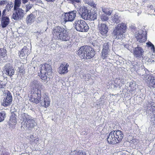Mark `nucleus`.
<instances>
[{
    "mask_svg": "<svg viewBox=\"0 0 155 155\" xmlns=\"http://www.w3.org/2000/svg\"><path fill=\"white\" fill-rule=\"evenodd\" d=\"M18 71L19 73L22 74L23 73L24 70L22 69H21V68H19L18 69Z\"/></svg>",
    "mask_w": 155,
    "mask_h": 155,
    "instance_id": "nucleus-43",
    "label": "nucleus"
},
{
    "mask_svg": "<svg viewBox=\"0 0 155 155\" xmlns=\"http://www.w3.org/2000/svg\"><path fill=\"white\" fill-rule=\"evenodd\" d=\"M3 70L4 77L6 75L11 77L15 74V71L11 64L9 63H7L5 65Z\"/></svg>",
    "mask_w": 155,
    "mask_h": 155,
    "instance_id": "nucleus-7",
    "label": "nucleus"
},
{
    "mask_svg": "<svg viewBox=\"0 0 155 155\" xmlns=\"http://www.w3.org/2000/svg\"><path fill=\"white\" fill-rule=\"evenodd\" d=\"M9 23V19L7 17L2 16L1 21V25L2 28H5Z\"/></svg>",
    "mask_w": 155,
    "mask_h": 155,
    "instance_id": "nucleus-21",
    "label": "nucleus"
},
{
    "mask_svg": "<svg viewBox=\"0 0 155 155\" xmlns=\"http://www.w3.org/2000/svg\"><path fill=\"white\" fill-rule=\"evenodd\" d=\"M84 2L85 3L88 4V5L91 6H93L94 7L95 4L94 3L93 1L91 0H84Z\"/></svg>",
    "mask_w": 155,
    "mask_h": 155,
    "instance_id": "nucleus-38",
    "label": "nucleus"
},
{
    "mask_svg": "<svg viewBox=\"0 0 155 155\" xmlns=\"http://www.w3.org/2000/svg\"><path fill=\"white\" fill-rule=\"evenodd\" d=\"M16 119H10L9 121V125H14L16 124Z\"/></svg>",
    "mask_w": 155,
    "mask_h": 155,
    "instance_id": "nucleus-37",
    "label": "nucleus"
},
{
    "mask_svg": "<svg viewBox=\"0 0 155 155\" xmlns=\"http://www.w3.org/2000/svg\"><path fill=\"white\" fill-rule=\"evenodd\" d=\"M21 126L24 128L31 130L36 124L35 120L30 118L28 115L25 113L21 115Z\"/></svg>",
    "mask_w": 155,
    "mask_h": 155,
    "instance_id": "nucleus-4",
    "label": "nucleus"
},
{
    "mask_svg": "<svg viewBox=\"0 0 155 155\" xmlns=\"http://www.w3.org/2000/svg\"><path fill=\"white\" fill-rule=\"evenodd\" d=\"M28 139L31 142H34L35 140L38 142V138H36V137H35V136L33 135H30Z\"/></svg>",
    "mask_w": 155,
    "mask_h": 155,
    "instance_id": "nucleus-34",
    "label": "nucleus"
},
{
    "mask_svg": "<svg viewBox=\"0 0 155 155\" xmlns=\"http://www.w3.org/2000/svg\"><path fill=\"white\" fill-rule=\"evenodd\" d=\"M33 5L29 3L28 4L25 5V12H27L31 9L33 7Z\"/></svg>",
    "mask_w": 155,
    "mask_h": 155,
    "instance_id": "nucleus-33",
    "label": "nucleus"
},
{
    "mask_svg": "<svg viewBox=\"0 0 155 155\" xmlns=\"http://www.w3.org/2000/svg\"><path fill=\"white\" fill-rule=\"evenodd\" d=\"M3 3H2V1H1L0 2V5H3Z\"/></svg>",
    "mask_w": 155,
    "mask_h": 155,
    "instance_id": "nucleus-53",
    "label": "nucleus"
},
{
    "mask_svg": "<svg viewBox=\"0 0 155 155\" xmlns=\"http://www.w3.org/2000/svg\"><path fill=\"white\" fill-rule=\"evenodd\" d=\"M95 52L92 48L87 46L80 48L78 51V56L82 59H89L93 57Z\"/></svg>",
    "mask_w": 155,
    "mask_h": 155,
    "instance_id": "nucleus-3",
    "label": "nucleus"
},
{
    "mask_svg": "<svg viewBox=\"0 0 155 155\" xmlns=\"http://www.w3.org/2000/svg\"><path fill=\"white\" fill-rule=\"evenodd\" d=\"M5 86V84L2 82H1L0 83V89L2 88H4Z\"/></svg>",
    "mask_w": 155,
    "mask_h": 155,
    "instance_id": "nucleus-41",
    "label": "nucleus"
},
{
    "mask_svg": "<svg viewBox=\"0 0 155 155\" xmlns=\"http://www.w3.org/2000/svg\"><path fill=\"white\" fill-rule=\"evenodd\" d=\"M69 65L66 63L61 64L58 69V72L60 74H65L68 71Z\"/></svg>",
    "mask_w": 155,
    "mask_h": 155,
    "instance_id": "nucleus-14",
    "label": "nucleus"
},
{
    "mask_svg": "<svg viewBox=\"0 0 155 155\" xmlns=\"http://www.w3.org/2000/svg\"><path fill=\"white\" fill-rule=\"evenodd\" d=\"M77 12L73 11L68 13H66L64 16L63 18L65 21H72L76 17Z\"/></svg>",
    "mask_w": 155,
    "mask_h": 155,
    "instance_id": "nucleus-11",
    "label": "nucleus"
},
{
    "mask_svg": "<svg viewBox=\"0 0 155 155\" xmlns=\"http://www.w3.org/2000/svg\"><path fill=\"white\" fill-rule=\"evenodd\" d=\"M7 51L6 50L3 48L0 49V56L1 58H3L7 55Z\"/></svg>",
    "mask_w": 155,
    "mask_h": 155,
    "instance_id": "nucleus-29",
    "label": "nucleus"
},
{
    "mask_svg": "<svg viewBox=\"0 0 155 155\" xmlns=\"http://www.w3.org/2000/svg\"><path fill=\"white\" fill-rule=\"evenodd\" d=\"M30 1L32 2H34L36 1V0H30Z\"/></svg>",
    "mask_w": 155,
    "mask_h": 155,
    "instance_id": "nucleus-52",
    "label": "nucleus"
},
{
    "mask_svg": "<svg viewBox=\"0 0 155 155\" xmlns=\"http://www.w3.org/2000/svg\"><path fill=\"white\" fill-rule=\"evenodd\" d=\"M5 117L6 115L4 112L2 111L0 112V122L4 120Z\"/></svg>",
    "mask_w": 155,
    "mask_h": 155,
    "instance_id": "nucleus-32",
    "label": "nucleus"
},
{
    "mask_svg": "<svg viewBox=\"0 0 155 155\" xmlns=\"http://www.w3.org/2000/svg\"><path fill=\"white\" fill-rule=\"evenodd\" d=\"M119 16L117 14H115L111 17V21L114 23H118L119 21Z\"/></svg>",
    "mask_w": 155,
    "mask_h": 155,
    "instance_id": "nucleus-24",
    "label": "nucleus"
},
{
    "mask_svg": "<svg viewBox=\"0 0 155 155\" xmlns=\"http://www.w3.org/2000/svg\"><path fill=\"white\" fill-rule=\"evenodd\" d=\"M35 16L33 13H31L30 14L28 15L26 19V23L28 25H31L35 21Z\"/></svg>",
    "mask_w": 155,
    "mask_h": 155,
    "instance_id": "nucleus-18",
    "label": "nucleus"
},
{
    "mask_svg": "<svg viewBox=\"0 0 155 155\" xmlns=\"http://www.w3.org/2000/svg\"><path fill=\"white\" fill-rule=\"evenodd\" d=\"M52 34L53 38L55 39L62 41H67L69 40L66 30L61 27H55L52 31Z\"/></svg>",
    "mask_w": 155,
    "mask_h": 155,
    "instance_id": "nucleus-2",
    "label": "nucleus"
},
{
    "mask_svg": "<svg viewBox=\"0 0 155 155\" xmlns=\"http://www.w3.org/2000/svg\"><path fill=\"white\" fill-rule=\"evenodd\" d=\"M12 96L11 93L8 92L7 94V96L6 98H5L2 102V105L4 106H7L9 104L12 102Z\"/></svg>",
    "mask_w": 155,
    "mask_h": 155,
    "instance_id": "nucleus-17",
    "label": "nucleus"
},
{
    "mask_svg": "<svg viewBox=\"0 0 155 155\" xmlns=\"http://www.w3.org/2000/svg\"><path fill=\"white\" fill-rule=\"evenodd\" d=\"M37 83H38V82H37Z\"/></svg>",
    "mask_w": 155,
    "mask_h": 155,
    "instance_id": "nucleus-55",
    "label": "nucleus"
},
{
    "mask_svg": "<svg viewBox=\"0 0 155 155\" xmlns=\"http://www.w3.org/2000/svg\"><path fill=\"white\" fill-rule=\"evenodd\" d=\"M41 104L42 106L45 108L48 107L50 104V99L46 95H44L42 97L41 100Z\"/></svg>",
    "mask_w": 155,
    "mask_h": 155,
    "instance_id": "nucleus-13",
    "label": "nucleus"
},
{
    "mask_svg": "<svg viewBox=\"0 0 155 155\" xmlns=\"http://www.w3.org/2000/svg\"><path fill=\"white\" fill-rule=\"evenodd\" d=\"M102 51H110L108 43L106 42L104 44Z\"/></svg>",
    "mask_w": 155,
    "mask_h": 155,
    "instance_id": "nucleus-35",
    "label": "nucleus"
},
{
    "mask_svg": "<svg viewBox=\"0 0 155 155\" xmlns=\"http://www.w3.org/2000/svg\"><path fill=\"white\" fill-rule=\"evenodd\" d=\"M24 15V11L21 8L14 9L12 18L15 20L18 21L22 18Z\"/></svg>",
    "mask_w": 155,
    "mask_h": 155,
    "instance_id": "nucleus-8",
    "label": "nucleus"
},
{
    "mask_svg": "<svg viewBox=\"0 0 155 155\" xmlns=\"http://www.w3.org/2000/svg\"><path fill=\"white\" fill-rule=\"evenodd\" d=\"M70 3H74V0H67Z\"/></svg>",
    "mask_w": 155,
    "mask_h": 155,
    "instance_id": "nucleus-51",
    "label": "nucleus"
},
{
    "mask_svg": "<svg viewBox=\"0 0 155 155\" xmlns=\"http://www.w3.org/2000/svg\"><path fill=\"white\" fill-rule=\"evenodd\" d=\"M147 45L148 46V47L151 48V50L154 51H155V48L154 45L150 42H149L146 43Z\"/></svg>",
    "mask_w": 155,
    "mask_h": 155,
    "instance_id": "nucleus-39",
    "label": "nucleus"
},
{
    "mask_svg": "<svg viewBox=\"0 0 155 155\" xmlns=\"http://www.w3.org/2000/svg\"><path fill=\"white\" fill-rule=\"evenodd\" d=\"M22 1L23 4H25L28 2V0H22Z\"/></svg>",
    "mask_w": 155,
    "mask_h": 155,
    "instance_id": "nucleus-47",
    "label": "nucleus"
},
{
    "mask_svg": "<svg viewBox=\"0 0 155 155\" xmlns=\"http://www.w3.org/2000/svg\"><path fill=\"white\" fill-rule=\"evenodd\" d=\"M7 7H8V11H9L11 10V9L13 7V5H12V2H10L8 3L7 5Z\"/></svg>",
    "mask_w": 155,
    "mask_h": 155,
    "instance_id": "nucleus-40",
    "label": "nucleus"
},
{
    "mask_svg": "<svg viewBox=\"0 0 155 155\" xmlns=\"http://www.w3.org/2000/svg\"><path fill=\"white\" fill-rule=\"evenodd\" d=\"M138 41L140 42H144L146 40V35L143 33L142 31L140 30L138 35L136 37Z\"/></svg>",
    "mask_w": 155,
    "mask_h": 155,
    "instance_id": "nucleus-19",
    "label": "nucleus"
},
{
    "mask_svg": "<svg viewBox=\"0 0 155 155\" xmlns=\"http://www.w3.org/2000/svg\"><path fill=\"white\" fill-rule=\"evenodd\" d=\"M127 27L124 23H120L118 24L115 28L113 33L115 38L121 39L123 37V34L125 33Z\"/></svg>",
    "mask_w": 155,
    "mask_h": 155,
    "instance_id": "nucleus-5",
    "label": "nucleus"
},
{
    "mask_svg": "<svg viewBox=\"0 0 155 155\" xmlns=\"http://www.w3.org/2000/svg\"><path fill=\"white\" fill-rule=\"evenodd\" d=\"M81 0H74V3L76 2L77 3L80 2Z\"/></svg>",
    "mask_w": 155,
    "mask_h": 155,
    "instance_id": "nucleus-48",
    "label": "nucleus"
},
{
    "mask_svg": "<svg viewBox=\"0 0 155 155\" xmlns=\"http://www.w3.org/2000/svg\"><path fill=\"white\" fill-rule=\"evenodd\" d=\"M78 8L79 9L78 11L79 14L81 16L83 15L84 13L86 14L88 12L87 8L84 6L79 7Z\"/></svg>",
    "mask_w": 155,
    "mask_h": 155,
    "instance_id": "nucleus-23",
    "label": "nucleus"
},
{
    "mask_svg": "<svg viewBox=\"0 0 155 155\" xmlns=\"http://www.w3.org/2000/svg\"><path fill=\"white\" fill-rule=\"evenodd\" d=\"M110 54V51H102L101 52L102 58L103 59H105Z\"/></svg>",
    "mask_w": 155,
    "mask_h": 155,
    "instance_id": "nucleus-25",
    "label": "nucleus"
},
{
    "mask_svg": "<svg viewBox=\"0 0 155 155\" xmlns=\"http://www.w3.org/2000/svg\"><path fill=\"white\" fill-rule=\"evenodd\" d=\"M38 143V142H36V143Z\"/></svg>",
    "mask_w": 155,
    "mask_h": 155,
    "instance_id": "nucleus-56",
    "label": "nucleus"
},
{
    "mask_svg": "<svg viewBox=\"0 0 155 155\" xmlns=\"http://www.w3.org/2000/svg\"><path fill=\"white\" fill-rule=\"evenodd\" d=\"M114 131H112L108 134L107 141L109 143L114 144L118 143Z\"/></svg>",
    "mask_w": 155,
    "mask_h": 155,
    "instance_id": "nucleus-12",
    "label": "nucleus"
},
{
    "mask_svg": "<svg viewBox=\"0 0 155 155\" xmlns=\"http://www.w3.org/2000/svg\"><path fill=\"white\" fill-rule=\"evenodd\" d=\"M34 85H35V83H34Z\"/></svg>",
    "mask_w": 155,
    "mask_h": 155,
    "instance_id": "nucleus-58",
    "label": "nucleus"
},
{
    "mask_svg": "<svg viewBox=\"0 0 155 155\" xmlns=\"http://www.w3.org/2000/svg\"><path fill=\"white\" fill-rule=\"evenodd\" d=\"M39 68L40 72L38 74L41 78L44 81H49L52 73L51 66L48 64H43L40 65Z\"/></svg>",
    "mask_w": 155,
    "mask_h": 155,
    "instance_id": "nucleus-1",
    "label": "nucleus"
},
{
    "mask_svg": "<svg viewBox=\"0 0 155 155\" xmlns=\"http://www.w3.org/2000/svg\"><path fill=\"white\" fill-rule=\"evenodd\" d=\"M118 81H120V80H118Z\"/></svg>",
    "mask_w": 155,
    "mask_h": 155,
    "instance_id": "nucleus-60",
    "label": "nucleus"
},
{
    "mask_svg": "<svg viewBox=\"0 0 155 155\" xmlns=\"http://www.w3.org/2000/svg\"><path fill=\"white\" fill-rule=\"evenodd\" d=\"M143 52V50L139 47L134 48L133 51L134 56L136 58L142 56Z\"/></svg>",
    "mask_w": 155,
    "mask_h": 155,
    "instance_id": "nucleus-16",
    "label": "nucleus"
},
{
    "mask_svg": "<svg viewBox=\"0 0 155 155\" xmlns=\"http://www.w3.org/2000/svg\"><path fill=\"white\" fill-rule=\"evenodd\" d=\"M99 33L103 35H105L108 32V27L104 23H101L98 26Z\"/></svg>",
    "mask_w": 155,
    "mask_h": 155,
    "instance_id": "nucleus-15",
    "label": "nucleus"
},
{
    "mask_svg": "<svg viewBox=\"0 0 155 155\" xmlns=\"http://www.w3.org/2000/svg\"><path fill=\"white\" fill-rule=\"evenodd\" d=\"M21 4V0H15L14 9L19 8Z\"/></svg>",
    "mask_w": 155,
    "mask_h": 155,
    "instance_id": "nucleus-27",
    "label": "nucleus"
},
{
    "mask_svg": "<svg viewBox=\"0 0 155 155\" xmlns=\"http://www.w3.org/2000/svg\"><path fill=\"white\" fill-rule=\"evenodd\" d=\"M7 1L6 0H3L2 1V3L3 4H6L7 3Z\"/></svg>",
    "mask_w": 155,
    "mask_h": 155,
    "instance_id": "nucleus-49",
    "label": "nucleus"
},
{
    "mask_svg": "<svg viewBox=\"0 0 155 155\" xmlns=\"http://www.w3.org/2000/svg\"><path fill=\"white\" fill-rule=\"evenodd\" d=\"M102 10L104 13L109 15H110L113 12L111 9L107 8H103Z\"/></svg>",
    "mask_w": 155,
    "mask_h": 155,
    "instance_id": "nucleus-28",
    "label": "nucleus"
},
{
    "mask_svg": "<svg viewBox=\"0 0 155 155\" xmlns=\"http://www.w3.org/2000/svg\"><path fill=\"white\" fill-rule=\"evenodd\" d=\"M90 12H88L86 13V14L84 13L83 15L81 16L82 18L85 20H89V18Z\"/></svg>",
    "mask_w": 155,
    "mask_h": 155,
    "instance_id": "nucleus-31",
    "label": "nucleus"
},
{
    "mask_svg": "<svg viewBox=\"0 0 155 155\" xmlns=\"http://www.w3.org/2000/svg\"><path fill=\"white\" fill-rule=\"evenodd\" d=\"M30 52V50L26 46H25L21 50L20 54V57H23V56L27 55L29 54Z\"/></svg>",
    "mask_w": 155,
    "mask_h": 155,
    "instance_id": "nucleus-22",
    "label": "nucleus"
},
{
    "mask_svg": "<svg viewBox=\"0 0 155 155\" xmlns=\"http://www.w3.org/2000/svg\"><path fill=\"white\" fill-rule=\"evenodd\" d=\"M34 85H35V83H34Z\"/></svg>",
    "mask_w": 155,
    "mask_h": 155,
    "instance_id": "nucleus-57",
    "label": "nucleus"
},
{
    "mask_svg": "<svg viewBox=\"0 0 155 155\" xmlns=\"http://www.w3.org/2000/svg\"><path fill=\"white\" fill-rule=\"evenodd\" d=\"M115 133L116 138H117L118 143L121 141L124 137L123 132L120 130L114 131Z\"/></svg>",
    "mask_w": 155,
    "mask_h": 155,
    "instance_id": "nucleus-20",
    "label": "nucleus"
},
{
    "mask_svg": "<svg viewBox=\"0 0 155 155\" xmlns=\"http://www.w3.org/2000/svg\"><path fill=\"white\" fill-rule=\"evenodd\" d=\"M89 20H94L97 19V14L95 12L90 13Z\"/></svg>",
    "mask_w": 155,
    "mask_h": 155,
    "instance_id": "nucleus-26",
    "label": "nucleus"
},
{
    "mask_svg": "<svg viewBox=\"0 0 155 155\" xmlns=\"http://www.w3.org/2000/svg\"><path fill=\"white\" fill-rule=\"evenodd\" d=\"M42 1L41 0H38L36 2V4H42Z\"/></svg>",
    "mask_w": 155,
    "mask_h": 155,
    "instance_id": "nucleus-45",
    "label": "nucleus"
},
{
    "mask_svg": "<svg viewBox=\"0 0 155 155\" xmlns=\"http://www.w3.org/2000/svg\"><path fill=\"white\" fill-rule=\"evenodd\" d=\"M70 155H86L84 152L78 151H74L71 152Z\"/></svg>",
    "mask_w": 155,
    "mask_h": 155,
    "instance_id": "nucleus-30",
    "label": "nucleus"
},
{
    "mask_svg": "<svg viewBox=\"0 0 155 155\" xmlns=\"http://www.w3.org/2000/svg\"><path fill=\"white\" fill-rule=\"evenodd\" d=\"M34 85H35V83H34Z\"/></svg>",
    "mask_w": 155,
    "mask_h": 155,
    "instance_id": "nucleus-59",
    "label": "nucleus"
},
{
    "mask_svg": "<svg viewBox=\"0 0 155 155\" xmlns=\"http://www.w3.org/2000/svg\"><path fill=\"white\" fill-rule=\"evenodd\" d=\"M144 78L149 87L150 88L155 87V78L154 77L146 74L144 75Z\"/></svg>",
    "mask_w": 155,
    "mask_h": 155,
    "instance_id": "nucleus-10",
    "label": "nucleus"
},
{
    "mask_svg": "<svg viewBox=\"0 0 155 155\" xmlns=\"http://www.w3.org/2000/svg\"><path fill=\"white\" fill-rule=\"evenodd\" d=\"M127 48V49H128V50H129L130 51H131V52H132V51H131L129 49V48H129V47H128V48Z\"/></svg>",
    "mask_w": 155,
    "mask_h": 155,
    "instance_id": "nucleus-54",
    "label": "nucleus"
},
{
    "mask_svg": "<svg viewBox=\"0 0 155 155\" xmlns=\"http://www.w3.org/2000/svg\"><path fill=\"white\" fill-rule=\"evenodd\" d=\"M46 1L48 2H54L55 0H45Z\"/></svg>",
    "mask_w": 155,
    "mask_h": 155,
    "instance_id": "nucleus-50",
    "label": "nucleus"
},
{
    "mask_svg": "<svg viewBox=\"0 0 155 155\" xmlns=\"http://www.w3.org/2000/svg\"><path fill=\"white\" fill-rule=\"evenodd\" d=\"M100 18L103 21H107L109 19V18L106 15L102 14L100 16Z\"/></svg>",
    "mask_w": 155,
    "mask_h": 155,
    "instance_id": "nucleus-36",
    "label": "nucleus"
},
{
    "mask_svg": "<svg viewBox=\"0 0 155 155\" xmlns=\"http://www.w3.org/2000/svg\"><path fill=\"white\" fill-rule=\"evenodd\" d=\"M6 11V9H5L3 11L2 13V17L3 16H4V15H5Z\"/></svg>",
    "mask_w": 155,
    "mask_h": 155,
    "instance_id": "nucleus-46",
    "label": "nucleus"
},
{
    "mask_svg": "<svg viewBox=\"0 0 155 155\" xmlns=\"http://www.w3.org/2000/svg\"><path fill=\"white\" fill-rule=\"evenodd\" d=\"M147 61H148L149 62H154V60H152V59L148 58L147 60Z\"/></svg>",
    "mask_w": 155,
    "mask_h": 155,
    "instance_id": "nucleus-44",
    "label": "nucleus"
},
{
    "mask_svg": "<svg viewBox=\"0 0 155 155\" xmlns=\"http://www.w3.org/2000/svg\"><path fill=\"white\" fill-rule=\"evenodd\" d=\"M74 25L75 29L79 31L87 32L89 29V27L86 22L81 20H76Z\"/></svg>",
    "mask_w": 155,
    "mask_h": 155,
    "instance_id": "nucleus-6",
    "label": "nucleus"
},
{
    "mask_svg": "<svg viewBox=\"0 0 155 155\" xmlns=\"http://www.w3.org/2000/svg\"><path fill=\"white\" fill-rule=\"evenodd\" d=\"M10 119H16L15 114L13 113L12 114V115L11 116Z\"/></svg>",
    "mask_w": 155,
    "mask_h": 155,
    "instance_id": "nucleus-42",
    "label": "nucleus"
},
{
    "mask_svg": "<svg viewBox=\"0 0 155 155\" xmlns=\"http://www.w3.org/2000/svg\"><path fill=\"white\" fill-rule=\"evenodd\" d=\"M41 92L38 90L37 93H33L30 95V101L34 103L38 104L41 101Z\"/></svg>",
    "mask_w": 155,
    "mask_h": 155,
    "instance_id": "nucleus-9",
    "label": "nucleus"
}]
</instances>
